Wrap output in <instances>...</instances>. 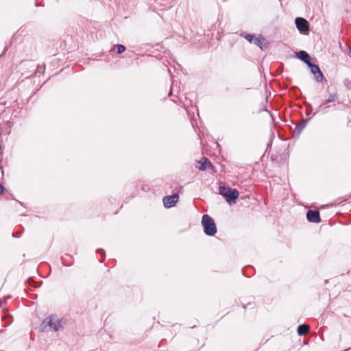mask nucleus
<instances>
[{
	"instance_id": "17",
	"label": "nucleus",
	"mask_w": 351,
	"mask_h": 351,
	"mask_svg": "<svg viewBox=\"0 0 351 351\" xmlns=\"http://www.w3.org/2000/svg\"><path fill=\"white\" fill-rule=\"evenodd\" d=\"M245 37L251 43V41H252L254 36L250 34H247Z\"/></svg>"
},
{
	"instance_id": "16",
	"label": "nucleus",
	"mask_w": 351,
	"mask_h": 351,
	"mask_svg": "<svg viewBox=\"0 0 351 351\" xmlns=\"http://www.w3.org/2000/svg\"><path fill=\"white\" fill-rule=\"evenodd\" d=\"M305 127V123H300L296 126V130H298V132H300Z\"/></svg>"
},
{
	"instance_id": "13",
	"label": "nucleus",
	"mask_w": 351,
	"mask_h": 351,
	"mask_svg": "<svg viewBox=\"0 0 351 351\" xmlns=\"http://www.w3.org/2000/svg\"><path fill=\"white\" fill-rule=\"evenodd\" d=\"M263 40L264 38L263 37H254L252 41H251V43H254V45L261 48V45L263 43Z\"/></svg>"
},
{
	"instance_id": "9",
	"label": "nucleus",
	"mask_w": 351,
	"mask_h": 351,
	"mask_svg": "<svg viewBox=\"0 0 351 351\" xmlns=\"http://www.w3.org/2000/svg\"><path fill=\"white\" fill-rule=\"evenodd\" d=\"M297 58L303 61L306 64H308L311 62V57L309 54L305 51H300L297 53Z\"/></svg>"
},
{
	"instance_id": "19",
	"label": "nucleus",
	"mask_w": 351,
	"mask_h": 351,
	"mask_svg": "<svg viewBox=\"0 0 351 351\" xmlns=\"http://www.w3.org/2000/svg\"><path fill=\"white\" fill-rule=\"evenodd\" d=\"M97 252L98 253H100L102 255H104V254H105V252H104V250L103 249H98V250H97Z\"/></svg>"
},
{
	"instance_id": "22",
	"label": "nucleus",
	"mask_w": 351,
	"mask_h": 351,
	"mask_svg": "<svg viewBox=\"0 0 351 351\" xmlns=\"http://www.w3.org/2000/svg\"><path fill=\"white\" fill-rule=\"evenodd\" d=\"M311 111H310V110H308V111H307V112H306V113H307V114H309L311 113Z\"/></svg>"
},
{
	"instance_id": "11",
	"label": "nucleus",
	"mask_w": 351,
	"mask_h": 351,
	"mask_svg": "<svg viewBox=\"0 0 351 351\" xmlns=\"http://www.w3.org/2000/svg\"><path fill=\"white\" fill-rule=\"evenodd\" d=\"M339 47L345 53L351 57V48L347 43L342 45L341 43H339Z\"/></svg>"
},
{
	"instance_id": "4",
	"label": "nucleus",
	"mask_w": 351,
	"mask_h": 351,
	"mask_svg": "<svg viewBox=\"0 0 351 351\" xmlns=\"http://www.w3.org/2000/svg\"><path fill=\"white\" fill-rule=\"evenodd\" d=\"M295 25L297 29L300 32H306L309 30V23L308 22L302 17H298L295 20Z\"/></svg>"
},
{
	"instance_id": "18",
	"label": "nucleus",
	"mask_w": 351,
	"mask_h": 351,
	"mask_svg": "<svg viewBox=\"0 0 351 351\" xmlns=\"http://www.w3.org/2000/svg\"><path fill=\"white\" fill-rule=\"evenodd\" d=\"M21 232H13V233H12V236H13L14 237H17V238H18V237H21Z\"/></svg>"
},
{
	"instance_id": "1",
	"label": "nucleus",
	"mask_w": 351,
	"mask_h": 351,
	"mask_svg": "<svg viewBox=\"0 0 351 351\" xmlns=\"http://www.w3.org/2000/svg\"><path fill=\"white\" fill-rule=\"evenodd\" d=\"M40 328L43 332L49 330L57 332L62 328V325L60 319H56L53 315H50L43 321Z\"/></svg>"
},
{
	"instance_id": "6",
	"label": "nucleus",
	"mask_w": 351,
	"mask_h": 351,
	"mask_svg": "<svg viewBox=\"0 0 351 351\" xmlns=\"http://www.w3.org/2000/svg\"><path fill=\"white\" fill-rule=\"evenodd\" d=\"M179 196L178 194H173L169 196H165L163 198V204L166 208H171L175 206L176 202L178 201Z\"/></svg>"
},
{
	"instance_id": "20",
	"label": "nucleus",
	"mask_w": 351,
	"mask_h": 351,
	"mask_svg": "<svg viewBox=\"0 0 351 351\" xmlns=\"http://www.w3.org/2000/svg\"><path fill=\"white\" fill-rule=\"evenodd\" d=\"M4 191V188L1 184H0V194H2Z\"/></svg>"
},
{
	"instance_id": "5",
	"label": "nucleus",
	"mask_w": 351,
	"mask_h": 351,
	"mask_svg": "<svg viewBox=\"0 0 351 351\" xmlns=\"http://www.w3.org/2000/svg\"><path fill=\"white\" fill-rule=\"evenodd\" d=\"M338 94L337 93H330L328 95V97L327 100L323 103H322L318 108H317L316 111L314 112V114H316L317 113H319L321 110H324L326 108H328V106H326V104L327 103H332L335 102L338 99Z\"/></svg>"
},
{
	"instance_id": "14",
	"label": "nucleus",
	"mask_w": 351,
	"mask_h": 351,
	"mask_svg": "<svg viewBox=\"0 0 351 351\" xmlns=\"http://www.w3.org/2000/svg\"><path fill=\"white\" fill-rule=\"evenodd\" d=\"M125 51V47L123 45H117V53L120 54Z\"/></svg>"
},
{
	"instance_id": "2",
	"label": "nucleus",
	"mask_w": 351,
	"mask_h": 351,
	"mask_svg": "<svg viewBox=\"0 0 351 351\" xmlns=\"http://www.w3.org/2000/svg\"><path fill=\"white\" fill-rule=\"evenodd\" d=\"M219 194L226 198L227 202L232 205L236 202V199L239 196V193L237 189H232L230 187L223 186H219Z\"/></svg>"
},
{
	"instance_id": "24",
	"label": "nucleus",
	"mask_w": 351,
	"mask_h": 351,
	"mask_svg": "<svg viewBox=\"0 0 351 351\" xmlns=\"http://www.w3.org/2000/svg\"><path fill=\"white\" fill-rule=\"evenodd\" d=\"M318 75V73H315V75H314V76L315 77V75Z\"/></svg>"
},
{
	"instance_id": "3",
	"label": "nucleus",
	"mask_w": 351,
	"mask_h": 351,
	"mask_svg": "<svg viewBox=\"0 0 351 351\" xmlns=\"http://www.w3.org/2000/svg\"><path fill=\"white\" fill-rule=\"evenodd\" d=\"M204 230L206 235L213 236L217 232V227L214 220L208 215H204L202 220Z\"/></svg>"
},
{
	"instance_id": "21",
	"label": "nucleus",
	"mask_w": 351,
	"mask_h": 351,
	"mask_svg": "<svg viewBox=\"0 0 351 351\" xmlns=\"http://www.w3.org/2000/svg\"><path fill=\"white\" fill-rule=\"evenodd\" d=\"M311 111H310V110H308V111H307V112H306V113H307V114H309L311 113Z\"/></svg>"
},
{
	"instance_id": "15",
	"label": "nucleus",
	"mask_w": 351,
	"mask_h": 351,
	"mask_svg": "<svg viewBox=\"0 0 351 351\" xmlns=\"http://www.w3.org/2000/svg\"><path fill=\"white\" fill-rule=\"evenodd\" d=\"M343 84L345 85V86L348 88V89H351V81L349 80L348 79H346L344 81H343Z\"/></svg>"
},
{
	"instance_id": "12",
	"label": "nucleus",
	"mask_w": 351,
	"mask_h": 351,
	"mask_svg": "<svg viewBox=\"0 0 351 351\" xmlns=\"http://www.w3.org/2000/svg\"><path fill=\"white\" fill-rule=\"evenodd\" d=\"M210 167H213L211 162L207 158H204V160L201 163L199 168L200 170L204 171Z\"/></svg>"
},
{
	"instance_id": "23",
	"label": "nucleus",
	"mask_w": 351,
	"mask_h": 351,
	"mask_svg": "<svg viewBox=\"0 0 351 351\" xmlns=\"http://www.w3.org/2000/svg\"><path fill=\"white\" fill-rule=\"evenodd\" d=\"M1 304H2V302H1V300L0 299V307L1 306Z\"/></svg>"
},
{
	"instance_id": "10",
	"label": "nucleus",
	"mask_w": 351,
	"mask_h": 351,
	"mask_svg": "<svg viewBox=\"0 0 351 351\" xmlns=\"http://www.w3.org/2000/svg\"><path fill=\"white\" fill-rule=\"evenodd\" d=\"M309 330V326L306 324H301L298 327L297 332L299 335H306Z\"/></svg>"
},
{
	"instance_id": "7",
	"label": "nucleus",
	"mask_w": 351,
	"mask_h": 351,
	"mask_svg": "<svg viewBox=\"0 0 351 351\" xmlns=\"http://www.w3.org/2000/svg\"><path fill=\"white\" fill-rule=\"evenodd\" d=\"M307 65L310 67L311 71L313 75H315V73H318V75H315V80L318 82H322L324 77L319 66L312 62H310Z\"/></svg>"
},
{
	"instance_id": "8",
	"label": "nucleus",
	"mask_w": 351,
	"mask_h": 351,
	"mask_svg": "<svg viewBox=\"0 0 351 351\" xmlns=\"http://www.w3.org/2000/svg\"><path fill=\"white\" fill-rule=\"evenodd\" d=\"M306 218L308 221L314 223H318L321 221L319 213L318 210H308L306 213Z\"/></svg>"
}]
</instances>
